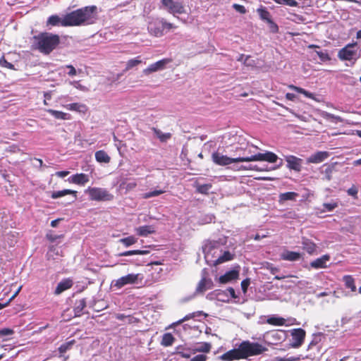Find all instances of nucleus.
<instances>
[{
	"instance_id": "obj_26",
	"label": "nucleus",
	"mask_w": 361,
	"mask_h": 361,
	"mask_svg": "<svg viewBox=\"0 0 361 361\" xmlns=\"http://www.w3.org/2000/svg\"><path fill=\"white\" fill-rule=\"evenodd\" d=\"M302 248L305 250L308 254L312 255L317 249L316 244L307 238H302Z\"/></svg>"
},
{
	"instance_id": "obj_46",
	"label": "nucleus",
	"mask_w": 361,
	"mask_h": 361,
	"mask_svg": "<svg viewBox=\"0 0 361 361\" xmlns=\"http://www.w3.org/2000/svg\"><path fill=\"white\" fill-rule=\"evenodd\" d=\"M278 4L286 5L291 7H296L298 3L295 0H273Z\"/></svg>"
},
{
	"instance_id": "obj_9",
	"label": "nucleus",
	"mask_w": 361,
	"mask_h": 361,
	"mask_svg": "<svg viewBox=\"0 0 361 361\" xmlns=\"http://www.w3.org/2000/svg\"><path fill=\"white\" fill-rule=\"evenodd\" d=\"M63 27L80 26L78 9L66 14L61 20Z\"/></svg>"
},
{
	"instance_id": "obj_2",
	"label": "nucleus",
	"mask_w": 361,
	"mask_h": 361,
	"mask_svg": "<svg viewBox=\"0 0 361 361\" xmlns=\"http://www.w3.org/2000/svg\"><path fill=\"white\" fill-rule=\"evenodd\" d=\"M242 359H247L251 356H256L262 354L267 349L266 347L257 342L243 341L239 345Z\"/></svg>"
},
{
	"instance_id": "obj_57",
	"label": "nucleus",
	"mask_w": 361,
	"mask_h": 361,
	"mask_svg": "<svg viewBox=\"0 0 361 361\" xmlns=\"http://www.w3.org/2000/svg\"><path fill=\"white\" fill-rule=\"evenodd\" d=\"M208 357L206 354H198L190 358V361H206Z\"/></svg>"
},
{
	"instance_id": "obj_13",
	"label": "nucleus",
	"mask_w": 361,
	"mask_h": 361,
	"mask_svg": "<svg viewBox=\"0 0 361 361\" xmlns=\"http://www.w3.org/2000/svg\"><path fill=\"white\" fill-rule=\"evenodd\" d=\"M148 30L149 33L155 37L164 35V30L161 20L157 19L149 23Z\"/></svg>"
},
{
	"instance_id": "obj_44",
	"label": "nucleus",
	"mask_w": 361,
	"mask_h": 361,
	"mask_svg": "<svg viewBox=\"0 0 361 361\" xmlns=\"http://www.w3.org/2000/svg\"><path fill=\"white\" fill-rule=\"evenodd\" d=\"M212 185L210 183L203 184V185H197V192L198 193L207 195L209 193V190L212 188Z\"/></svg>"
},
{
	"instance_id": "obj_27",
	"label": "nucleus",
	"mask_w": 361,
	"mask_h": 361,
	"mask_svg": "<svg viewBox=\"0 0 361 361\" xmlns=\"http://www.w3.org/2000/svg\"><path fill=\"white\" fill-rule=\"evenodd\" d=\"M64 107L70 111H77L80 113H86L87 111V107L85 104L80 103H71L64 106Z\"/></svg>"
},
{
	"instance_id": "obj_38",
	"label": "nucleus",
	"mask_w": 361,
	"mask_h": 361,
	"mask_svg": "<svg viewBox=\"0 0 361 361\" xmlns=\"http://www.w3.org/2000/svg\"><path fill=\"white\" fill-rule=\"evenodd\" d=\"M289 88L293 90H295V92H297L298 93L302 94L306 97L314 99V94L312 92H310L307 91V90H305V89H303L302 87H297V86H295L293 85H289Z\"/></svg>"
},
{
	"instance_id": "obj_45",
	"label": "nucleus",
	"mask_w": 361,
	"mask_h": 361,
	"mask_svg": "<svg viewBox=\"0 0 361 361\" xmlns=\"http://www.w3.org/2000/svg\"><path fill=\"white\" fill-rule=\"evenodd\" d=\"M137 187V183L135 181L130 182V183H126L125 181H123L120 184V188L126 189V192L134 190Z\"/></svg>"
},
{
	"instance_id": "obj_34",
	"label": "nucleus",
	"mask_w": 361,
	"mask_h": 361,
	"mask_svg": "<svg viewBox=\"0 0 361 361\" xmlns=\"http://www.w3.org/2000/svg\"><path fill=\"white\" fill-rule=\"evenodd\" d=\"M343 280L345 283V286L347 288L351 290V291L355 292L356 290V286L355 284V280L352 276L346 275L344 276Z\"/></svg>"
},
{
	"instance_id": "obj_36",
	"label": "nucleus",
	"mask_w": 361,
	"mask_h": 361,
	"mask_svg": "<svg viewBox=\"0 0 361 361\" xmlns=\"http://www.w3.org/2000/svg\"><path fill=\"white\" fill-rule=\"evenodd\" d=\"M267 322L273 326H283L286 324V319L283 317H271L267 319Z\"/></svg>"
},
{
	"instance_id": "obj_40",
	"label": "nucleus",
	"mask_w": 361,
	"mask_h": 361,
	"mask_svg": "<svg viewBox=\"0 0 361 361\" xmlns=\"http://www.w3.org/2000/svg\"><path fill=\"white\" fill-rule=\"evenodd\" d=\"M257 13L260 18L263 20L267 21V23H269V20H272L270 13L265 8H258Z\"/></svg>"
},
{
	"instance_id": "obj_39",
	"label": "nucleus",
	"mask_w": 361,
	"mask_h": 361,
	"mask_svg": "<svg viewBox=\"0 0 361 361\" xmlns=\"http://www.w3.org/2000/svg\"><path fill=\"white\" fill-rule=\"evenodd\" d=\"M152 130L161 142H166L167 140L170 139L171 136V133H163L160 130L156 128H152Z\"/></svg>"
},
{
	"instance_id": "obj_10",
	"label": "nucleus",
	"mask_w": 361,
	"mask_h": 361,
	"mask_svg": "<svg viewBox=\"0 0 361 361\" xmlns=\"http://www.w3.org/2000/svg\"><path fill=\"white\" fill-rule=\"evenodd\" d=\"M172 61L173 60L171 58L162 59L154 63L150 64L147 68H145L142 72L145 75H149L152 73L165 69L166 65L171 63Z\"/></svg>"
},
{
	"instance_id": "obj_62",
	"label": "nucleus",
	"mask_w": 361,
	"mask_h": 361,
	"mask_svg": "<svg viewBox=\"0 0 361 361\" xmlns=\"http://www.w3.org/2000/svg\"><path fill=\"white\" fill-rule=\"evenodd\" d=\"M267 23L269 24V28L273 33H277L279 32V26L276 23L273 21V20H269V22Z\"/></svg>"
},
{
	"instance_id": "obj_30",
	"label": "nucleus",
	"mask_w": 361,
	"mask_h": 361,
	"mask_svg": "<svg viewBox=\"0 0 361 361\" xmlns=\"http://www.w3.org/2000/svg\"><path fill=\"white\" fill-rule=\"evenodd\" d=\"M95 159L99 163L107 164L110 162L111 158L104 150H99L95 152Z\"/></svg>"
},
{
	"instance_id": "obj_59",
	"label": "nucleus",
	"mask_w": 361,
	"mask_h": 361,
	"mask_svg": "<svg viewBox=\"0 0 361 361\" xmlns=\"http://www.w3.org/2000/svg\"><path fill=\"white\" fill-rule=\"evenodd\" d=\"M250 284V280L248 278L244 279L241 282V288H242V290H243V292L244 293H247V288H248V286H249Z\"/></svg>"
},
{
	"instance_id": "obj_32",
	"label": "nucleus",
	"mask_w": 361,
	"mask_h": 361,
	"mask_svg": "<svg viewBox=\"0 0 361 361\" xmlns=\"http://www.w3.org/2000/svg\"><path fill=\"white\" fill-rule=\"evenodd\" d=\"M298 197V194L295 192H286L279 195V202H285L287 200H295Z\"/></svg>"
},
{
	"instance_id": "obj_7",
	"label": "nucleus",
	"mask_w": 361,
	"mask_h": 361,
	"mask_svg": "<svg viewBox=\"0 0 361 361\" xmlns=\"http://www.w3.org/2000/svg\"><path fill=\"white\" fill-rule=\"evenodd\" d=\"M357 52V42L350 43L339 50L338 57L341 61H351L356 58Z\"/></svg>"
},
{
	"instance_id": "obj_49",
	"label": "nucleus",
	"mask_w": 361,
	"mask_h": 361,
	"mask_svg": "<svg viewBox=\"0 0 361 361\" xmlns=\"http://www.w3.org/2000/svg\"><path fill=\"white\" fill-rule=\"evenodd\" d=\"M316 54L319 56V59L322 62L328 61L331 60V57L329 56V54L326 51H316Z\"/></svg>"
},
{
	"instance_id": "obj_64",
	"label": "nucleus",
	"mask_w": 361,
	"mask_h": 361,
	"mask_svg": "<svg viewBox=\"0 0 361 361\" xmlns=\"http://www.w3.org/2000/svg\"><path fill=\"white\" fill-rule=\"evenodd\" d=\"M324 118H326L327 119H331V120H334V121H338V122L342 121V119H341V118L340 116H335V115H334L332 114H330V113H326Z\"/></svg>"
},
{
	"instance_id": "obj_63",
	"label": "nucleus",
	"mask_w": 361,
	"mask_h": 361,
	"mask_svg": "<svg viewBox=\"0 0 361 361\" xmlns=\"http://www.w3.org/2000/svg\"><path fill=\"white\" fill-rule=\"evenodd\" d=\"M63 235H54L51 233H47L46 235V238L51 243L54 242L55 240H56L58 238H63Z\"/></svg>"
},
{
	"instance_id": "obj_51",
	"label": "nucleus",
	"mask_w": 361,
	"mask_h": 361,
	"mask_svg": "<svg viewBox=\"0 0 361 361\" xmlns=\"http://www.w3.org/2000/svg\"><path fill=\"white\" fill-rule=\"evenodd\" d=\"M0 66L11 70H15L14 65L8 62L4 56L0 58Z\"/></svg>"
},
{
	"instance_id": "obj_47",
	"label": "nucleus",
	"mask_w": 361,
	"mask_h": 361,
	"mask_svg": "<svg viewBox=\"0 0 361 361\" xmlns=\"http://www.w3.org/2000/svg\"><path fill=\"white\" fill-rule=\"evenodd\" d=\"M61 20L62 18H60L58 16L53 15L48 18L47 24L51 25L52 26H56L59 23L61 24Z\"/></svg>"
},
{
	"instance_id": "obj_31",
	"label": "nucleus",
	"mask_w": 361,
	"mask_h": 361,
	"mask_svg": "<svg viewBox=\"0 0 361 361\" xmlns=\"http://www.w3.org/2000/svg\"><path fill=\"white\" fill-rule=\"evenodd\" d=\"M142 63V61L141 59V56H138L134 59H131L128 60L126 62V68L124 69V71H128L129 70L132 69L133 68L139 66Z\"/></svg>"
},
{
	"instance_id": "obj_50",
	"label": "nucleus",
	"mask_w": 361,
	"mask_h": 361,
	"mask_svg": "<svg viewBox=\"0 0 361 361\" xmlns=\"http://www.w3.org/2000/svg\"><path fill=\"white\" fill-rule=\"evenodd\" d=\"M334 171V164L326 166V167L324 171V173L325 174V177H326V180H330L331 179V178H332L331 174Z\"/></svg>"
},
{
	"instance_id": "obj_23",
	"label": "nucleus",
	"mask_w": 361,
	"mask_h": 361,
	"mask_svg": "<svg viewBox=\"0 0 361 361\" xmlns=\"http://www.w3.org/2000/svg\"><path fill=\"white\" fill-rule=\"evenodd\" d=\"M193 348L186 347L185 345H180L176 348V353L180 355L183 358H190L192 355H194L195 353L192 350Z\"/></svg>"
},
{
	"instance_id": "obj_19",
	"label": "nucleus",
	"mask_w": 361,
	"mask_h": 361,
	"mask_svg": "<svg viewBox=\"0 0 361 361\" xmlns=\"http://www.w3.org/2000/svg\"><path fill=\"white\" fill-rule=\"evenodd\" d=\"M329 156V153L325 151H319L312 154L308 159V163L318 164L326 159Z\"/></svg>"
},
{
	"instance_id": "obj_3",
	"label": "nucleus",
	"mask_w": 361,
	"mask_h": 361,
	"mask_svg": "<svg viewBox=\"0 0 361 361\" xmlns=\"http://www.w3.org/2000/svg\"><path fill=\"white\" fill-rule=\"evenodd\" d=\"M85 192L89 195L91 200L93 201H111L114 200V196L110 193L106 188L97 187H89Z\"/></svg>"
},
{
	"instance_id": "obj_28",
	"label": "nucleus",
	"mask_w": 361,
	"mask_h": 361,
	"mask_svg": "<svg viewBox=\"0 0 361 361\" xmlns=\"http://www.w3.org/2000/svg\"><path fill=\"white\" fill-rule=\"evenodd\" d=\"M87 302L85 298L77 300L73 309L75 317H80L83 310L86 307Z\"/></svg>"
},
{
	"instance_id": "obj_25",
	"label": "nucleus",
	"mask_w": 361,
	"mask_h": 361,
	"mask_svg": "<svg viewBox=\"0 0 361 361\" xmlns=\"http://www.w3.org/2000/svg\"><path fill=\"white\" fill-rule=\"evenodd\" d=\"M281 257L283 260L294 262L299 260L301 258V255L298 252L286 250L281 254Z\"/></svg>"
},
{
	"instance_id": "obj_55",
	"label": "nucleus",
	"mask_w": 361,
	"mask_h": 361,
	"mask_svg": "<svg viewBox=\"0 0 361 361\" xmlns=\"http://www.w3.org/2000/svg\"><path fill=\"white\" fill-rule=\"evenodd\" d=\"M161 24L164 27V30H170L173 28H176V26L174 25L173 23L166 22L164 19H161Z\"/></svg>"
},
{
	"instance_id": "obj_41",
	"label": "nucleus",
	"mask_w": 361,
	"mask_h": 361,
	"mask_svg": "<svg viewBox=\"0 0 361 361\" xmlns=\"http://www.w3.org/2000/svg\"><path fill=\"white\" fill-rule=\"evenodd\" d=\"M75 340H71L70 341H68V342L61 345V346L59 348V352L61 354V355H62L66 351L70 350L72 348V346L75 344Z\"/></svg>"
},
{
	"instance_id": "obj_56",
	"label": "nucleus",
	"mask_w": 361,
	"mask_h": 361,
	"mask_svg": "<svg viewBox=\"0 0 361 361\" xmlns=\"http://www.w3.org/2000/svg\"><path fill=\"white\" fill-rule=\"evenodd\" d=\"M348 195L353 197L355 199H357L358 190L356 186L353 185L347 190Z\"/></svg>"
},
{
	"instance_id": "obj_37",
	"label": "nucleus",
	"mask_w": 361,
	"mask_h": 361,
	"mask_svg": "<svg viewBox=\"0 0 361 361\" xmlns=\"http://www.w3.org/2000/svg\"><path fill=\"white\" fill-rule=\"evenodd\" d=\"M149 252L148 250H128L125 251L121 253H118L117 255L118 257H126V256H130L134 255H147Z\"/></svg>"
},
{
	"instance_id": "obj_53",
	"label": "nucleus",
	"mask_w": 361,
	"mask_h": 361,
	"mask_svg": "<svg viewBox=\"0 0 361 361\" xmlns=\"http://www.w3.org/2000/svg\"><path fill=\"white\" fill-rule=\"evenodd\" d=\"M212 294H214V295L216 297V298H217L219 300L224 301V302L226 301V300H224V299L223 298V296H224V295H226V296L227 295H226V290H220V289H217V290H215L212 293ZM226 301H228V300H226Z\"/></svg>"
},
{
	"instance_id": "obj_1",
	"label": "nucleus",
	"mask_w": 361,
	"mask_h": 361,
	"mask_svg": "<svg viewBox=\"0 0 361 361\" xmlns=\"http://www.w3.org/2000/svg\"><path fill=\"white\" fill-rule=\"evenodd\" d=\"M36 49L44 54H49L60 43V37L56 34L41 32L34 37Z\"/></svg>"
},
{
	"instance_id": "obj_17",
	"label": "nucleus",
	"mask_w": 361,
	"mask_h": 361,
	"mask_svg": "<svg viewBox=\"0 0 361 361\" xmlns=\"http://www.w3.org/2000/svg\"><path fill=\"white\" fill-rule=\"evenodd\" d=\"M89 180V176L82 173L74 174L68 178L70 183L79 185H85Z\"/></svg>"
},
{
	"instance_id": "obj_16",
	"label": "nucleus",
	"mask_w": 361,
	"mask_h": 361,
	"mask_svg": "<svg viewBox=\"0 0 361 361\" xmlns=\"http://www.w3.org/2000/svg\"><path fill=\"white\" fill-rule=\"evenodd\" d=\"M219 359L223 361H233L242 359L239 346L224 353L219 357Z\"/></svg>"
},
{
	"instance_id": "obj_21",
	"label": "nucleus",
	"mask_w": 361,
	"mask_h": 361,
	"mask_svg": "<svg viewBox=\"0 0 361 361\" xmlns=\"http://www.w3.org/2000/svg\"><path fill=\"white\" fill-rule=\"evenodd\" d=\"M193 351L195 353H202V354L209 353L212 348V345L209 342H200L197 343L194 346L192 347Z\"/></svg>"
},
{
	"instance_id": "obj_61",
	"label": "nucleus",
	"mask_w": 361,
	"mask_h": 361,
	"mask_svg": "<svg viewBox=\"0 0 361 361\" xmlns=\"http://www.w3.org/2000/svg\"><path fill=\"white\" fill-rule=\"evenodd\" d=\"M66 68L68 69V71L67 72V74L69 76L73 77L77 75V71L72 65H66L65 66Z\"/></svg>"
},
{
	"instance_id": "obj_35",
	"label": "nucleus",
	"mask_w": 361,
	"mask_h": 361,
	"mask_svg": "<svg viewBox=\"0 0 361 361\" xmlns=\"http://www.w3.org/2000/svg\"><path fill=\"white\" fill-rule=\"evenodd\" d=\"M175 341V338L171 333H166L162 336L161 344L163 346L168 347L172 345Z\"/></svg>"
},
{
	"instance_id": "obj_4",
	"label": "nucleus",
	"mask_w": 361,
	"mask_h": 361,
	"mask_svg": "<svg viewBox=\"0 0 361 361\" xmlns=\"http://www.w3.org/2000/svg\"><path fill=\"white\" fill-rule=\"evenodd\" d=\"M96 6H87L78 8L80 25L93 24L97 18Z\"/></svg>"
},
{
	"instance_id": "obj_33",
	"label": "nucleus",
	"mask_w": 361,
	"mask_h": 361,
	"mask_svg": "<svg viewBox=\"0 0 361 361\" xmlns=\"http://www.w3.org/2000/svg\"><path fill=\"white\" fill-rule=\"evenodd\" d=\"M48 112L56 119L68 120L71 118L69 114L64 113L63 111L54 109H49Z\"/></svg>"
},
{
	"instance_id": "obj_58",
	"label": "nucleus",
	"mask_w": 361,
	"mask_h": 361,
	"mask_svg": "<svg viewBox=\"0 0 361 361\" xmlns=\"http://www.w3.org/2000/svg\"><path fill=\"white\" fill-rule=\"evenodd\" d=\"M195 313H192V314H187L186 316H185L183 319L178 320V322H175L173 324V326H177L178 324H182L183 322H184L185 321H187V320H189L193 317H195Z\"/></svg>"
},
{
	"instance_id": "obj_29",
	"label": "nucleus",
	"mask_w": 361,
	"mask_h": 361,
	"mask_svg": "<svg viewBox=\"0 0 361 361\" xmlns=\"http://www.w3.org/2000/svg\"><path fill=\"white\" fill-rule=\"evenodd\" d=\"M136 233L140 236H147L155 232L152 226H142L135 228Z\"/></svg>"
},
{
	"instance_id": "obj_18",
	"label": "nucleus",
	"mask_w": 361,
	"mask_h": 361,
	"mask_svg": "<svg viewBox=\"0 0 361 361\" xmlns=\"http://www.w3.org/2000/svg\"><path fill=\"white\" fill-rule=\"evenodd\" d=\"M238 277L239 271L233 269L226 271L224 275L221 276L219 279V282L220 283L224 284L231 281L236 280L238 279Z\"/></svg>"
},
{
	"instance_id": "obj_6",
	"label": "nucleus",
	"mask_w": 361,
	"mask_h": 361,
	"mask_svg": "<svg viewBox=\"0 0 361 361\" xmlns=\"http://www.w3.org/2000/svg\"><path fill=\"white\" fill-rule=\"evenodd\" d=\"M212 158L214 163L219 166H227L233 163L246 162L245 157L231 158L219 152H214Z\"/></svg>"
},
{
	"instance_id": "obj_12",
	"label": "nucleus",
	"mask_w": 361,
	"mask_h": 361,
	"mask_svg": "<svg viewBox=\"0 0 361 361\" xmlns=\"http://www.w3.org/2000/svg\"><path fill=\"white\" fill-rule=\"evenodd\" d=\"M290 335L292 336V341L290 346L294 348L300 347L305 341L306 332L301 328L294 329L291 331Z\"/></svg>"
},
{
	"instance_id": "obj_14",
	"label": "nucleus",
	"mask_w": 361,
	"mask_h": 361,
	"mask_svg": "<svg viewBox=\"0 0 361 361\" xmlns=\"http://www.w3.org/2000/svg\"><path fill=\"white\" fill-rule=\"evenodd\" d=\"M214 286V283L212 279L205 276H202L195 289V293H204L206 290L212 289Z\"/></svg>"
},
{
	"instance_id": "obj_60",
	"label": "nucleus",
	"mask_w": 361,
	"mask_h": 361,
	"mask_svg": "<svg viewBox=\"0 0 361 361\" xmlns=\"http://www.w3.org/2000/svg\"><path fill=\"white\" fill-rule=\"evenodd\" d=\"M233 8L238 13H241V14H244L246 13V8H245L244 6L243 5H240V4H234L233 5Z\"/></svg>"
},
{
	"instance_id": "obj_43",
	"label": "nucleus",
	"mask_w": 361,
	"mask_h": 361,
	"mask_svg": "<svg viewBox=\"0 0 361 361\" xmlns=\"http://www.w3.org/2000/svg\"><path fill=\"white\" fill-rule=\"evenodd\" d=\"M119 242L122 243L125 247H129L137 243V238L133 235H130L127 238L120 239Z\"/></svg>"
},
{
	"instance_id": "obj_20",
	"label": "nucleus",
	"mask_w": 361,
	"mask_h": 361,
	"mask_svg": "<svg viewBox=\"0 0 361 361\" xmlns=\"http://www.w3.org/2000/svg\"><path fill=\"white\" fill-rule=\"evenodd\" d=\"M330 255L326 254L310 262L311 267L314 269H324L327 267L326 262L329 261Z\"/></svg>"
},
{
	"instance_id": "obj_24",
	"label": "nucleus",
	"mask_w": 361,
	"mask_h": 361,
	"mask_svg": "<svg viewBox=\"0 0 361 361\" xmlns=\"http://www.w3.org/2000/svg\"><path fill=\"white\" fill-rule=\"evenodd\" d=\"M67 195H72L73 196V200H72V202H74L77 199V191L72 190L70 189H64L63 190L54 191L51 194V197L52 199H58Z\"/></svg>"
},
{
	"instance_id": "obj_15",
	"label": "nucleus",
	"mask_w": 361,
	"mask_h": 361,
	"mask_svg": "<svg viewBox=\"0 0 361 361\" xmlns=\"http://www.w3.org/2000/svg\"><path fill=\"white\" fill-rule=\"evenodd\" d=\"M287 162V167L295 171H300L302 168V160L295 156L288 155L285 157Z\"/></svg>"
},
{
	"instance_id": "obj_42",
	"label": "nucleus",
	"mask_w": 361,
	"mask_h": 361,
	"mask_svg": "<svg viewBox=\"0 0 361 361\" xmlns=\"http://www.w3.org/2000/svg\"><path fill=\"white\" fill-rule=\"evenodd\" d=\"M233 259V255L229 251H225L216 261V264H221Z\"/></svg>"
},
{
	"instance_id": "obj_5",
	"label": "nucleus",
	"mask_w": 361,
	"mask_h": 361,
	"mask_svg": "<svg viewBox=\"0 0 361 361\" xmlns=\"http://www.w3.org/2000/svg\"><path fill=\"white\" fill-rule=\"evenodd\" d=\"M143 278L144 277L142 274H128L113 281L111 286L117 289H121L126 285H134L142 283Z\"/></svg>"
},
{
	"instance_id": "obj_54",
	"label": "nucleus",
	"mask_w": 361,
	"mask_h": 361,
	"mask_svg": "<svg viewBox=\"0 0 361 361\" xmlns=\"http://www.w3.org/2000/svg\"><path fill=\"white\" fill-rule=\"evenodd\" d=\"M14 334V331L10 328H4L0 329V338H4L5 336H11Z\"/></svg>"
},
{
	"instance_id": "obj_52",
	"label": "nucleus",
	"mask_w": 361,
	"mask_h": 361,
	"mask_svg": "<svg viewBox=\"0 0 361 361\" xmlns=\"http://www.w3.org/2000/svg\"><path fill=\"white\" fill-rule=\"evenodd\" d=\"M338 204L336 202H332L330 203H324L323 204V207H324L323 211L331 212L334 209L338 207Z\"/></svg>"
},
{
	"instance_id": "obj_11",
	"label": "nucleus",
	"mask_w": 361,
	"mask_h": 361,
	"mask_svg": "<svg viewBox=\"0 0 361 361\" xmlns=\"http://www.w3.org/2000/svg\"><path fill=\"white\" fill-rule=\"evenodd\" d=\"M246 162L254 161H266L269 163H275L278 159V156L271 152H267L264 154L257 153L255 155L245 157Z\"/></svg>"
},
{
	"instance_id": "obj_48",
	"label": "nucleus",
	"mask_w": 361,
	"mask_h": 361,
	"mask_svg": "<svg viewBox=\"0 0 361 361\" xmlns=\"http://www.w3.org/2000/svg\"><path fill=\"white\" fill-rule=\"evenodd\" d=\"M164 192V190H155L148 192L143 194V198L148 199V198H150L152 197H156V196L163 194Z\"/></svg>"
},
{
	"instance_id": "obj_8",
	"label": "nucleus",
	"mask_w": 361,
	"mask_h": 361,
	"mask_svg": "<svg viewBox=\"0 0 361 361\" xmlns=\"http://www.w3.org/2000/svg\"><path fill=\"white\" fill-rule=\"evenodd\" d=\"M161 1L168 11L173 16L185 13V6L180 2L174 1L173 0H161Z\"/></svg>"
},
{
	"instance_id": "obj_22",
	"label": "nucleus",
	"mask_w": 361,
	"mask_h": 361,
	"mask_svg": "<svg viewBox=\"0 0 361 361\" xmlns=\"http://www.w3.org/2000/svg\"><path fill=\"white\" fill-rule=\"evenodd\" d=\"M73 281L70 279H66L62 280L61 281H60L58 283V285L54 290V294L60 295L63 291L71 288L73 286Z\"/></svg>"
}]
</instances>
